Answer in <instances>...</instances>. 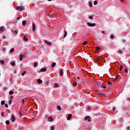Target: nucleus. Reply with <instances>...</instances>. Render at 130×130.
Listing matches in <instances>:
<instances>
[{"label": "nucleus", "instance_id": "f257e3e1", "mask_svg": "<svg viewBox=\"0 0 130 130\" xmlns=\"http://www.w3.org/2000/svg\"><path fill=\"white\" fill-rule=\"evenodd\" d=\"M86 24L88 27H95L96 26V23H91L90 22H87Z\"/></svg>", "mask_w": 130, "mask_h": 130}, {"label": "nucleus", "instance_id": "f03ea898", "mask_svg": "<svg viewBox=\"0 0 130 130\" xmlns=\"http://www.w3.org/2000/svg\"><path fill=\"white\" fill-rule=\"evenodd\" d=\"M90 118H91V117H90V116H86L84 118V120H87L88 122H90V121H91V119Z\"/></svg>", "mask_w": 130, "mask_h": 130}, {"label": "nucleus", "instance_id": "7ed1b4c3", "mask_svg": "<svg viewBox=\"0 0 130 130\" xmlns=\"http://www.w3.org/2000/svg\"><path fill=\"white\" fill-rule=\"evenodd\" d=\"M15 120H16V118L15 117V116H14V115H12L11 121L12 122H14Z\"/></svg>", "mask_w": 130, "mask_h": 130}, {"label": "nucleus", "instance_id": "20e7f679", "mask_svg": "<svg viewBox=\"0 0 130 130\" xmlns=\"http://www.w3.org/2000/svg\"><path fill=\"white\" fill-rule=\"evenodd\" d=\"M5 31V26L0 27V32H4Z\"/></svg>", "mask_w": 130, "mask_h": 130}, {"label": "nucleus", "instance_id": "39448f33", "mask_svg": "<svg viewBox=\"0 0 130 130\" xmlns=\"http://www.w3.org/2000/svg\"><path fill=\"white\" fill-rule=\"evenodd\" d=\"M36 29V25H35V23H32V31H35Z\"/></svg>", "mask_w": 130, "mask_h": 130}, {"label": "nucleus", "instance_id": "423d86ee", "mask_svg": "<svg viewBox=\"0 0 130 130\" xmlns=\"http://www.w3.org/2000/svg\"><path fill=\"white\" fill-rule=\"evenodd\" d=\"M59 76H63V70L62 69H61L60 71Z\"/></svg>", "mask_w": 130, "mask_h": 130}, {"label": "nucleus", "instance_id": "0eeeda50", "mask_svg": "<svg viewBox=\"0 0 130 130\" xmlns=\"http://www.w3.org/2000/svg\"><path fill=\"white\" fill-rule=\"evenodd\" d=\"M72 114H70L69 115H68V117H67V120H70L72 118Z\"/></svg>", "mask_w": 130, "mask_h": 130}, {"label": "nucleus", "instance_id": "6e6552de", "mask_svg": "<svg viewBox=\"0 0 130 130\" xmlns=\"http://www.w3.org/2000/svg\"><path fill=\"white\" fill-rule=\"evenodd\" d=\"M47 69L45 68H43L40 69V72H46Z\"/></svg>", "mask_w": 130, "mask_h": 130}, {"label": "nucleus", "instance_id": "1a4fd4ad", "mask_svg": "<svg viewBox=\"0 0 130 130\" xmlns=\"http://www.w3.org/2000/svg\"><path fill=\"white\" fill-rule=\"evenodd\" d=\"M48 119L49 120V121H50L51 122L53 121V119L52 118V117L51 116H50L48 118Z\"/></svg>", "mask_w": 130, "mask_h": 130}, {"label": "nucleus", "instance_id": "9d476101", "mask_svg": "<svg viewBox=\"0 0 130 130\" xmlns=\"http://www.w3.org/2000/svg\"><path fill=\"white\" fill-rule=\"evenodd\" d=\"M38 83L39 84H42V83H43L42 80H41V79H39L38 80Z\"/></svg>", "mask_w": 130, "mask_h": 130}, {"label": "nucleus", "instance_id": "9b49d317", "mask_svg": "<svg viewBox=\"0 0 130 130\" xmlns=\"http://www.w3.org/2000/svg\"><path fill=\"white\" fill-rule=\"evenodd\" d=\"M119 78V75H117L114 78V81H117V80H118V78Z\"/></svg>", "mask_w": 130, "mask_h": 130}, {"label": "nucleus", "instance_id": "f8f14e48", "mask_svg": "<svg viewBox=\"0 0 130 130\" xmlns=\"http://www.w3.org/2000/svg\"><path fill=\"white\" fill-rule=\"evenodd\" d=\"M45 42L46 43H47V44L48 45H50V46L51 45V43H50V42L47 41V40H45Z\"/></svg>", "mask_w": 130, "mask_h": 130}, {"label": "nucleus", "instance_id": "ddd939ff", "mask_svg": "<svg viewBox=\"0 0 130 130\" xmlns=\"http://www.w3.org/2000/svg\"><path fill=\"white\" fill-rule=\"evenodd\" d=\"M23 60V55L21 54L19 56V60L21 61Z\"/></svg>", "mask_w": 130, "mask_h": 130}, {"label": "nucleus", "instance_id": "4468645a", "mask_svg": "<svg viewBox=\"0 0 130 130\" xmlns=\"http://www.w3.org/2000/svg\"><path fill=\"white\" fill-rule=\"evenodd\" d=\"M55 66H56V63L53 62L51 64V68H54V67H55Z\"/></svg>", "mask_w": 130, "mask_h": 130}, {"label": "nucleus", "instance_id": "2eb2a0df", "mask_svg": "<svg viewBox=\"0 0 130 130\" xmlns=\"http://www.w3.org/2000/svg\"><path fill=\"white\" fill-rule=\"evenodd\" d=\"M64 34L63 37L64 38H65V37H67V35H68V32H67V31L64 30Z\"/></svg>", "mask_w": 130, "mask_h": 130}, {"label": "nucleus", "instance_id": "dca6fc26", "mask_svg": "<svg viewBox=\"0 0 130 130\" xmlns=\"http://www.w3.org/2000/svg\"><path fill=\"white\" fill-rule=\"evenodd\" d=\"M104 88V89H105V88H106V86H102V85H101V86H100L99 87V89H101V88Z\"/></svg>", "mask_w": 130, "mask_h": 130}, {"label": "nucleus", "instance_id": "f3484780", "mask_svg": "<svg viewBox=\"0 0 130 130\" xmlns=\"http://www.w3.org/2000/svg\"><path fill=\"white\" fill-rule=\"evenodd\" d=\"M50 18H54V15H53V13H51L49 14Z\"/></svg>", "mask_w": 130, "mask_h": 130}, {"label": "nucleus", "instance_id": "a211bd4d", "mask_svg": "<svg viewBox=\"0 0 130 130\" xmlns=\"http://www.w3.org/2000/svg\"><path fill=\"white\" fill-rule=\"evenodd\" d=\"M96 91L97 92V94L98 95H102V94H101V91H100V90H97Z\"/></svg>", "mask_w": 130, "mask_h": 130}, {"label": "nucleus", "instance_id": "6ab92c4d", "mask_svg": "<svg viewBox=\"0 0 130 130\" xmlns=\"http://www.w3.org/2000/svg\"><path fill=\"white\" fill-rule=\"evenodd\" d=\"M38 66V63H37V62H35L34 64V68H36V67Z\"/></svg>", "mask_w": 130, "mask_h": 130}, {"label": "nucleus", "instance_id": "aec40b11", "mask_svg": "<svg viewBox=\"0 0 130 130\" xmlns=\"http://www.w3.org/2000/svg\"><path fill=\"white\" fill-rule=\"evenodd\" d=\"M26 20H23V21H22V25H23V26H25V25H26Z\"/></svg>", "mask_w": 130, "mask_h": 130}, {"label": "nucleus", "instance_id": "412c9836", "mask_svg": "<svg viewBox=\"0 0 130 130\" xmlns=\"http://www.w3.org/2000/svg\"><path fill=\"white\" fill-rule=\"evenodd\" d=\"M23 40H24V41H28V39L27 38V37H26V36H24V37H23Z\"/></svg>", "mask_w": 130, "mask_h": 130}, {"label": "nucleus", "instance_id": "4be33fe9", "mask_svg": "<svg viewBox=\"0 0 130 130\" xmlns=\"http://www.w3.org/2000/svg\"><path fill=\"white\" fill-rule=\"evenodd\" d=\"M11 64L12 66V67H15V66H16V63H15V62H12Z\"/></svg>", "mask_w": 130, "mask_h": 130}, {"label": "nucleus", "instance_id": "5701e85b", "mask_svg": "<svg viewBox=\"0 0 130 130\" xmlns=\"http://www.w3.org/2000/svg\"><path fill=\"white\" fill-rule=\"evenodd\" d=\"M57 109H58V110H61V107H60V106H57Z\"/></svg>", "mask_w": 130, "mask_h": 130}, {"label": "nucleus", "instance_id": "b1692460", "mask_svg": "<svg viewBox=\"0 0 130 130\" xmlns=\"http://www.w3.org/2000/svg\"><path fill=\"white\" fill-rule=\"evenodd\" d=\"M26 73H27V72H26V71H24L23 73H22L21 74V75H22L23 77H24V76H25V74H26Z\"/></svg>", "mask_w": 130, "mask_h": 130}, {"label": "nucleus", "instance_id": "393cba45", "mask_svg": "<svg viewBox=\"0 0 130 130\" xmlns=\"http://www.w3.org/2000/svg\"><path fill=\"white\" fill-rule=\"evenodd\" d=\"M14 94V91H9V94L10 95H13Z\"/></svg>", "mask_w": 130, "mask_h": 130}, {"label": "nucleus", "instance_id": "a878e982", "mask_svg": "<svg viewBox=\"0 0 130 130\" xmlns=\"http://www.w3.org/2000/svg\"><path fill=\"white\" fill-rule=\"evenodd\" d=\"M89 5L90 8H92V7H93V5L92 4V3H91V2H89Z\"/></svg>", "mask_w": 130, "mask_h": 130}, {"label": "nucleus", "instance_id": "bb28decb", "mask_svg": "<svg viewBox=\"0 0 130 130\" xmlns=\"http://www.w3.org/2000/svg\"><path fill=\"white\" fill-rule=\"evenodd\" d=\"M1 63H2V64H5V61H4L3 60H1L0 61Z\"/></svg>", "mask_w": 130, "mask_h": 130}, {"label": "nucleus", "instance_id": "cd10ccee", "mask_svg": "<svg viewBox=\"0 0 130 130\" xmlns=\"http://www.w3.org/2000/svg\"><path fill=\"white\" fill-rule=\"evenodd\" d=\"M96 61H97L98 63H100V58H98L96 59Z\"/></svg>", "mask_w": 130, "mask_h": 130}, {"label": "nucleus", "instance_id": "c85d7f7f", "mask_svg": "<svg viewBox=\"0 0 130 130\" xmlns=\"http://www.w3.org/2000/svg\"><path fill=\"white\" fill-rule=\"evenodd\" d=\"M15 50V49H14V48H12L11 50H10V52L12 53V52H14V51Z\"/></svg>", "mask_w": 130, "mask_h": 130}, {"label": "nucleus", "instance_id": "c756f323", "mask_svg": "<svg viewBox=\"0 0 130 130\" xmlns=\"http://www.w3.org/2000/svg\"><path fill=\"white\" fill-rule=\"evenodd\" d=\"M1 116H2V117H5V112H2L1 114Z\"/></svg>", "mask_w": 130, "mask_h": 130}, {"label": "nucleus", "instance_id": "7c9ffc66", "mask_svg": "<svg viewBox=\"0 0 130 130\" xmlns=\"http://www.w3.org/2000/svg\"><path fill=\"white\" fill-rule=\"evenodd\" d=\"M114 38V35H111L110 37V38H111V39H112Z\"/></svg>", "mask_w": 130, "mask_h": 130}, {"label": "nucleus", "instance_id": "2f4dec72", "mask_svg": "<svg viewBox=\"0 0 130 130\" xmlns=\"http://www.w3.org/2000/svg\"><path fill=\"white\" fill-rule=\"evenodd\" d=\"M87 43H88V42L85 41L82 43V44H83V45H86L87 44Z\"/></svg>", "mask_w": 130, "mask_h": 130}, {"label": "nucleus", "instance_id": "473e14b6", "mask_svg": "<svg viewBox=\"0 0 130 130\" xmlns=\"http://www.w3.org/2000/svg\"><path fill=\"white\" fill-rule=\"evenodd\" d=\"M6 123L7 125L10 124V121H9V120H7V121H6Z\"/></svg>", "mask_w": 130, "mask_h": 130}, {"label": "nucleus", "instance_id": "72a5a7b5", "mask_svg": "<svg viewBox=\"0 0 130 130\" xmlns=\"http://www.w3.org/2000/svg\"><path fill=\"white\" fill-rule=\"evenodd\" d=\"M101 49L100 48L96 47V51H99V50Z\"/></svg>", "mask_w": 130, "mask_h": 130}, {"label": "nucleus", "instance_id": "f704fd0d", "mask_svg": "<svg viewBox=\"0 0 130 130\" xmlns=\"http://www.w3.org/2000/svg\"><path fill=\"white\" fill-rule=\"evenodd\" d=\"M54 86H55L56 88H57V87H58V84H57V83H54Z\"/></svg>", "mask_w": 130, "mask_h": 130}, {"label": "nucleus", "instance_id": "c9c22d12", "mask_svg": "<svg viewBox=\"0 0 130 130\" xmlns=\"http://www.w3.org/2000/svg\"><path fill=\"white\" fill-rule=\"evenodd\" d=\"M5 101H2L1 102L2 105H5Z\"/></svg>", "mask_w": 130, "mask_h": 130}, {"label": "nucleus", "instance_id": "e433bc0d", "mask_svg": "<svg viewBox=\"0 0 130 130\" xmlns=\"http://www.w3.org/2000/svg\"><path fill=\"white\" fill-rule=\"evenodd\" d=\"M8 104H9V105H11L12 104V100H10L8 102Z\"/></svg>", "mask_w": 130, "mask_h": 130}, {"label": "nucleus", "instance_id": "4c0bfd02", "mask_svg": "<svg viewBox=\"0 0 130 130\" xmlns=\"http://www.w3.org/2000/svg\"><path fill=\"white\" fill-rule=\"evenodd\" d=\"M98 4V3L97 2V1H95L94 2V6H96V5H97Z\"/></svg>", "mask_w": 130, "mask_h": 130}, {"label": "nucleus", "instance_id": "58836bf2", "mask_svg": "<svg viewBox=\"0 0 130 130\" xmlns=\"http://www.w3.org/2000/svg\"><path fill=\"white\" fill-rule=\"evenodd\" d=\"M73 86H74V87H76V86H77V82H74V83H73Z\"/></svg>", "mask_w": 130, "mask_h": 130}, {"label": "nucleus", "instance_id": "ea45409f", "mask_svg": "<svg viewBox=\"0 0 130 130\" xmlns=\"http://www.w3.org/2000/svg\"><path fill=\"white\" fill-rule=\"evenodd\" d=\"M21 104H25V100L24 99L22 100V102H21Z\"/></svg>", "mask_w": 130, "mask_h": 130}, {"label": "nucleus", "instance_id": "a19ab883", "mask_svg": "<svg viewBox=\"0 0 130 130\" xmlns=\"http://www.w3.org/2000/svg\"><path fill=\"white\" fill-rule=\"evenodd\" d=\"M89 19H90L91 20L92 19H93V15H90L89 16Z\"/></svg>", "mask_w": 130, "mask_h": 130}, {"label": "nucleus", "instance_id": "79ce46f5", "mask_svg": "<svg viewBox=\"0 0 130 130\" xmlns=\"http://www.w3.org/2000/svg\"><path fill=\"white\" fill-rule=\"evenodd\" d=\"M19 9L20 10H24V7L23 6H20V7H19Z\"/></svg>", "mask_w": 130, "mask_h": 130}, {"label": "nucleus", "instance_id": "37998d69", "mask_svg": "<svg viewBox=\"0 0 130 130\" xmlns=\"http://www.w3.org/2000/svg\"><path fill=\"white\" fill-rule=\"evenodd\" d=\"M15 10H20V6H17Z\"/></svg>", "mask_w": 130, "mask_h": 130}, {"label": "nucleus", "instance_id": "c03bdc74", "mask_svg": "<svg viewBox=\"0 0 130 130\" xmlns=\"http://www.w3.org/2000/svg\"><path fill=\"white\" fill-rule=\"evenodd\" d=\"M19 114L20 116H22V112H21V111H19Z\"/></svg>", "mask_w": 130, "mask_h": 130}, {"label": "nucleus", "instance_id": "a18cd8bd", "mask_svg": "<svg viewBox=\"0 0 130 130\" xmlns=\"http://www.w3.org/2000/svg\"><path fill=\"white\" fill-rule=\"evenodd\" d=\"M5 107L6 108H8V107H9V106L8 105V104H5Z\"/></svg>", "mask_w": 130, "mask_h": 130}, {"label": "nucleus", "instance_id": "49530a36", "mask_svg": "<svg viewBox=\"0 0 130 130\" xmlns=\"http://www.w3.org/2000/svg\"><path fill=\"white\" fill-rule=\"evenodd\" d=\"M108 84H109V85H112V83H111V82H108Z\"/></svg>", "mask_w": 130, "mask_h": 130}, {"label": "nucleus", "instance_id": "de8ad7c7", "mask_svg": "<svg viewBox=\"0 0 130 130\" xmlns=\"http://www.w3.org/2000/svg\"><path fill=\"white\" fill-rule=\"evenodd\" d=\"M14 34H18V30H15L14 31Z\"/></svg>", "mask_w": 130, "mask_h": 130}, {"label": "nucleus", "instance_id": "09e8293b", "mask_svg": "<svg viewBox=\"0 0 130 130\" xmlns=\"http://www.w3.org/2000/svg\"><path fill=\"white\" fill-rule=\"evenodd\" d=\"M124 72H125V73H127V72H128L127 69H125L124 70Z\"/></svg>", "mask_w": 130, "mask_h": 130}, {"label": "nucleus", "instance_id": "8fccbe9b", "mask_svg": "<svg viewBox=\"0 0 130 130\" xmlns=\"http://www.w3.org/2000/svg\"><path fill=\"white\" fill-rule=\"evenodd\" d=\"M119 52H120V53H122V52H123V51L122 50H119Z\"/></svg>", "mask_w": 130, "mask_h": 130}, {"label": "nucleus", "instance_id": "3c124183", "mask_svg": "<svg viewBox=\"0 0 130 130\" xmlns=\"http://www.w3.org/2000/svg\"><path fill=\"white\" fill-rule=\"evenodd\" d=\"M122 43H125V40H122Z\"/></svg>", "mask_w": 130, "mask_h": 130}, {"label": "nucleus", "instance_id": "603ef678", "mask_svg": "<svg viewBox=\"0 0 130 130\" xmlns=\"http://www.w3.org/2000/svg\"><path fill=\"white\" fill-rule=\"evenodd\" d=\"M54 129V127L52 126L51 128V130H53Z\"/></svg>", "mask_w": 130, "mask_h": 130}, {"label": "nucleus", "instance_id": "864d4df0", "mask_svg": "<svg viewBox=\"0 0 130 130\" xmlns=\"http://www.w3.org/2000/svg\"><path fill=\"white\" fill-rule=\"evenodd\" d=\"M45 118V119H48V116H46Z\"/></svg>", "mask_w": 130, "mask_h": 130}, {"label": "nucleus", "instance_id": "5fc2aeb1", "mask_svg": "<svg viewBox=\"0 0 130 130\" xmlns=\"http://www.w3.org/2000/svg\"><path fill=\"white\" fill-rule=\"evenodd\" d=\"M126 100H129V101H130V98H126Z\"/></svg>", "mask_w": 130, "mask_h": 130}, {"label": "nucleus", "instance_id": "6e6d98bb", "mask_svg": "<svg viewBox=\"0 0 130 130\" xmlns=\"http://www.w3.org/2000/svg\"><path fill=\"white\" fill-rule=\"evenodd\" d=\"M102 34H105V31H103L102 32Z\"/></svg>", "mask_w": 130, "mask_h": 130}, {"label": "nucleus", "instance_id": "4d7b16f0", "mask_svg": "<svg viewBox=\"0 0 130 130\" xmlns=\"http://www.w3.org/2000/svg\"><path fill=\"white\" fill-rule=\"evenodd\" d=\"M122 68H123V67L122 66V65H121L120 68L122 69Z\"/></svg>", "mask_w": 130, "mask_h": 130}, {"label": "nucleus", "instance_id": "13d9d810", "mask_svg": "<svg viewBox=\"0 0 130 130\" xmlns=\"http://www.w3.org/2000/svg\"><path fill=\"white\" fill-rule=\"evenodd\" d=\"M13 96H11V98H10V100H12V99H13Z\"/></svg>", "mask_w": 130, "mask_h": 130}, {"label": "nucleus", "instance_id": "bf43d9fd", "mask_svg": "<svg viewBox=\"0 0 130 130\" xmlns=\"http://www.w3.org/2000/svg\"><path fill=\"white\" fill-rule=\"evenodd\" d=\"M17 20H20V17H17V18L16 19Z\"/></svg>", "mask_w": 130, "mask_h": 130}, {"label": "nucleus", "instance_id": "052dcab7", "mask_svg": "<svg viewBox=\"0 0 130 130\" xmlns=\"http://www.w3.org/2000/svg\"><path fill=\"white\" fill-rule=\"evenodd\" d=\"M121 3H123L124 2V0H120Z\"/></svg>", "mask_w": 130, "mask_h": 130}, {"label": "nucleus", "instance_id": "680f3d73", "mask_svg": "<svg viewBox=\"0 0 130 130\" xmlns=\"http://www.w3.org/2000/svg\"><path fill=\"white\" fill-rule=\"evenodd\" d=\"M115 109H116V108L115 107H114V108L113 109V111H114V110H115Z\"/></svg>", "mask_w": 130, "mask_h": 130}, {"label": "nucleus", "instance_id": "e2e57ef3", "mask_svg": "<svg viewBox=\"0 0 130 130\" xmlns=\"http://www.w3.org/2000/svg\"><path fill=\"white\" fill-rule=\"evenodd\" d=\"M2 38H4V39H6V37L3 36Z\"/></svg>", "mask_w": 130, "mask_h": 130}, {"label": "nucleus", "instance_id": "0e129e2a", "mask_svg": "<svg viewBox=\"0 0 130 130\" xmlns=\"http://www.w3.org/2000/svg\"><path fill=\"white\" fill-rule=\"evenodd\" d=\"M23 57H26V55H23Z\"/></svg>", "mask_w": 130, "mask_h": 130}, {"label": "nucleus", "instance_id": "69168bd1", "mask_svg": "<svg viewBox=\"0 0 130 130\" xmlns=\"http://www.w3.org/2000/svg\"><path fill=\"white\" fill-rule=\"evenodd\" d=\"M4 90H7V87H5Z\"/></svg>", "mask_w": 130, "mask_h": 130}, {"label": "nucleus", "instance_id": "338daca9", "mask_svg": "<svg viewBox=\"0 0 130 130\" xmlns=\"http://www.w3.org/2000/svg\"><path fill=\"white\" fill-rule=\"evenodd\" d=\"M121 70H122L121 68H120L119 71H121Z\"/></svg>", "mask_w": 130, "mask_h": 130}, {"label": "nucleus", "instance_id": "774afa93", "mask_svg": "<svg viewBox=\"0 0 130 130\" xmlns=\"http://www.w3.org/2000/svg\"><path fill=\"white\" fill-rule=\"evenodd\" d=\"M78 79H80V77H77Z\"/></svg>", "mask_w": 130, "mask_h": 130}]
</instances>
